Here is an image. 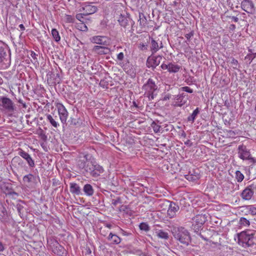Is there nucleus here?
Returning a JSON list of instances; mask_svg holds the SVG:
<instances>
[{"label": "nucleus", "instance_id": "obj_1", "mask_svg": "<svg viewBox=\"0 0 256 256\" xmlns=\"http://www.w3.org/2000/svg\"><path fill=\"white\" fill-rule=\"evenodd\" d=\"M79 168L83 170L86 174H89L93 178H98L103 173V168L96 162H92L88 159L87 155H85L77 162Z\"/></svg>", "mask_w": 256, "mask_h": 256}, {"label": "nucleus", "instance_id": "obj_2", "mask_svg": "<svg viewBox=\"0 0 256 256\" xmlns=\"http://www.w3.org/2000/svg\"><path fill=\"white\" fill-rule=\"evenodd\" d=\"M116 14L118 16V21L121 26L125 28H129L130 26H132L134 24V22L130 18V14L125 10H122L121 12L120 10H118L116 12Z\"/></svg>", "mask_w": 256, "mask_h": 256}, {"label": "nucleus", "instance_id": "obj_3", "mask_svg": "<svg viewBox=\"0 0 256 256\" xmlns=\"http://www.w3.org/2000/svg\"><path fill=\"white\" fill-rule=\"evenodd\" d=\"M174 236L182 244L188 246L190 242V237L188 231L184 228H178L173 232Z\"/></svg>", "mask_w": 256, "mask_h": 256}, {"label": "nucleus", "instance_id": "obj_4", "mask_svg": "<svg viewBox=\"0 0 256 256\" xmlns=\"http://www.w3.org/2000/svg\"><path fill=\"white\" fill-rule=\"evenodd\" d=\"M142 90H144L145 94L149 100H152L154 98V92L158 90V86L152 78H149L142 86Z\"/></svg>", "mask_w": 256, "mask_h": 256}, {"label": "nucleus", "instance_id": "obj_5", "mask_svg": "<svg viewBox=\"0 0 256 256\" xmlns=\"http://www.w3.org/2000/svg\"><path fill=\"white\" fill-rule=\"evenodd\" d=\"M0 106L2 110L8 114H12L15 110V106L13 102L6 96L0 97Z\"/></svg>", "mask_w": 256, "mask_h": 256}, {"label": "nucleus", "instance_id": "obj_6", "mask_svg": "<svg viewBox=\"0 0 256 256\" xmlns=\"http://www.w3.org/2000/svg\"><path fill=\"white\" fill-rule=\"evenodd\" d=\"M207 220L206 217L204 214H198L192 218V228L196 233H198L200 230Z\"/></svg>", "mask_w": 256, "mask_h": 256}, {"label": "nucleus", "instance_id": "obj_7", "mask_svg": "<svg viewBox=\"0 0 256 256\" xmlns=\"http://www.w3.org/2000/svg\"><path fill=\"white\" fill-rule=\"evenodd\" d=\"M238 157L242 160H250L252 163H256V159L251 156L250 150L243 144L238 146Z\"/></svg>", "mask_w": 256, "mask_h": 256}, {"label": "nucleus", "instance_id": "obj_8", "mask_svg": "<svg viewBox=\"0 0 256 256\" xmlns=\"http://www.w3.org/2000/svg\"><path fill=\"white\" fill-rule=\"evenodd\" d=\"M238 240L242 242L244 247L252 246L254 244L253 234H247L246 232H244L240 234Z\"/></svg>", "mask_w": 256, "mask_h": 256}, {"label": "nucleus", "instance_id": "obj_9", "mask_svg": "<svg viewBox=\"0 0 256 256\" xmlns=\"http://www.w3.org/2000/svg\"><path fill=\"white\" fill-rule=\"evenodd\" d=\"M162 59V56L160 55L154 56V54H152L147 58L146 65L147 67L151 68L154 70L160 64Z\"/></svg>", "mask_w": 256, "mask_h": 256}, {"label": "nucleus", "instance_id": "obj_10", "mask_svg": "<svg viewBox=\"0 0 256 256\" xmlns=\"http://www.w3.org/2000/svg\"><path fill=\"white\" fill-rule=\"evenodd\" d=\"M242 8L248 14H253L255 12L254 5L251 0H243L241 2Z\"/></svg>", "mask_w": 256, "mask_h": 256}, {"label": "nucleus", "instance_id": "obj_11", "mask_svg": "<svg viewBox=\"0 0 256 256\" xmlns=\"http://www.w3.org/2000/svg\"><path fill=\"white\" fill-rule=\"evenodd\" d=\"M6 46L0 40V63L6 64L9 62V56L7 54Z\"/></svg>", "mask_w": 256, "mask_h": 256}, {"label": "nucleus", "instance_id": "obj_12", "mask_svg": "<svg viewBox=\"0 0 256 256\" xmlns=\"http://www.w3.org/2000/svg\"><path fill=\"white\" fill-rule=\"evenodd\" d=\"M188 100V95L182 93L174 96L173 104L175 106H182L186 104Z\"/></svg>", "mask_w": 256, "mask_h": 256}, {"label": "nucleus", "instance_id": "obj_13", "mask_svg": "<svg viewBox=\"0 0 256 256\" xmlns=\"http://www.w3.org/2000/svg\"><path fill=\"white\" fill-rule=\"evenodd\" d=\"M170 203L168 208L167 211L168 216L170 218H174L176 216V213L180 210V207L178 204L173 202L168 201Z\"/></svg>", "mask_w": 256, "mask_h": 256}, {"label": "nucleus", "instance_id": "obj_14", "mask_svg": "<svg viewBox=\"0 0 256 256\" xmlns=\"http://www.w3.org/2000/svg\"><path fill=\"white\" fill-rule=\"evenodd\" d=\"M18 154L26 160L30 168H33L35 166L34 160L28 152H26L22 149H20L18 150Z\"/></svg>", "mask_w": 256, "mask_h": 256}, {"label": "nucleus", "instance_id": "obj_15", "mask_svg": "<svg viewBox=\"0 0 256 256\" xmlns=\"http://www.w3.org/2000/svg\"><path fill=\"white\" fill-rule=\"evenodd\" d=\"M60 120L62 124H66L68 116V112L63 104H60L58 108Z\"/></svg>", "mask_w": 256, "mask_h": 256}, {"label": "nucleus", "instance_id": "obj_16", "mask_svg": "<svg viewBox=\"0 0 256 256\" xmlns=\"http://www.w3.org/2000/svg\"><path fill=\"white\" fill-rule=\"evenodd\" d=\"M253 185H250L246 187L242 192L241 196L245 200H250L252 198L254 194V191L252 190Z\"/></svg>", "mask_w": 256, "mask_h": 256}, {"label": "nucleus", "instance_id": "obj_17", "mask_svg": "<svg viewBox=\"0 0 256 256\" xmlns=\"http://www.w3.org/2000/svg\"><path fill=\"white\" fill-rule=\"evenodd\" d=\"M23 181L27 186L32 187L36 182V178L33 174H28L24 176Z\"/></svg>", "mask_w": 256, "mask_h": 256}, {"label": "nucleus", "instance_id": "obj_18", "mask_svg": "<svg viewBox=\"0 0 256 256\" xmlns=\"http://www.w3.org/2000/svg\"><path fill=\"white\" fill-rule=\"evenodd\" d=\"M163 48V45L162 41H160V43L155 40L153 38L151 39V46L150 48V51L152 54L156 52L160 48Z\"/></svg>", "mask_w": 256, "mask_h": 256}, {"label": "nucleus", "instance_id": "obj_19", "mask_svg": "<svg viewBox=\"0 0 256 256\" xmlns=\"http://www.w3.org/2000/svg\"><path fill=\"white\" fill-rule=\"evenodd\" d=\"M154 232L156 236L159 238L168 240L169 238L168 233L163 230L154 229Z\"/></svg>", "mask_w": 256, "mask_h": 256}, {"label": "nucleus", "instance_id": "obj_20", "mask_svg": "<svg viewBox=\"0 0 256 256\" xmlns=\"http://www.w3.org/2000/svg\"><path fill=\"white\" fill-rule=\"evenodd\" d=\"M93 50L99 54H108L110 52V49L108 48L99 46H94Z\"/></svg>", "mask_w": 256, "mask_h": 256}, {"label": "nucleus", "instance_id": "obj_21", "mask_svg": "<svg viewBox=\"0 0 256 256\" xmlns=\"http://www.w3.org/2000/svg\"><path fill=\"white\" fill-rule=\"evenodd\" d=\"M83 10L85 11L86 15L88 16L96 12L97 11L98 8L96 6L88 4L85 6L83 8Z\"/></svg>", "mask_w": 256, "mask_h": 256}, {"label": "nucleus", "instance_id": "obj_22", "mask_svg": "<svg viewBox=\"0 0 256 256\" xmlns=\"http://www.w3.org/2000/svg\"><path fill=\"white\" fill-rule=\"evenodd\" d=\"M108 240L112 242V244H118L121 242V238L116 234H112L110 232L108 237Z\"/></svg>", "mask_w": 256, "mask_h": 256}, {"label": "nucleus", "instance_id": "obj_23", "mask_svg": "<svg viewBox=\"0 0 256 256\" xmlns=\"http://www.w3.org/2000/svg\"><path fill=\"white\" fill-rule=\"evenodd\" d=\"M70 191L72 194L79 195L80 194V188L79 186L76 183L70 184Z\"/></svg>", "mask_w": 256, "mask_h": 256}, {"label": "nucleus", "instance_id": "obj_24", "mask_svg": "<svg viewBox=\"0 0 256 256\" xmlns=\"http://www.w3.org/2000/svg\"><path fill=\"white\" fill-rule=\"evenodd\" d=\"M83 190L88 196H92L94 193V190L90 184H86L84 186Z\"/></svg>", "mask_w": 256, "mask_h": 256}, {"label": "nucleus", "instance_id": "obj_25", "mask_svg": "<svg viewBox=\"0 0 256 256\" xmlns=\"http://www.w3.org/2000/svg\"><path fill=\"white\" fill-rule=\"evenodd\" d=\"M200 110L198 108L195 109L191 115L188 118V121L194 122L197 116L200 114Z\"/></svg>", "mask_w": 256, "mask_h": 256}, {"label": "nucleus", "instance_id": "obj_26", "mask_svg": "<svg viewBox=\"0 0 256 256\" xmlns=\"http://www.w3.org/2000/svg\"><path fill=\"white\" fill-rule=\"evenodd\" d=\"M180 66L178 64H174L170 63V68L168 72H176L180 70Z\"/></svg>", "mask_w": 256, "mask_h": 256}, {"label": "nucleus", "instance_id": "obj_27", "mask_svg": "<svg viewBox=\"0 0 256 256\" xmlns=\"http://www.w3.org/2000/svg\"><path fill=\"white\" fill-rule=\"evenodd\" d=\"M239 224L240 226H248L250 225V222L246 218L242 217L240 220Z\"/></svg>", "mask_w": 256, "mask_h": 256}, {"label": "nucleus", "instance_id": "obj_28", "mask_svg": "<svg viewBox=\"0 0 256 256\" xmlns=\"http://www.w3.org/2000/svg\"><path fill=\"white\" fill-rule=\"evenodd\" d=\"M46 118L47 120L54 127L56 128L59 126V124L53 118L50 114H48Z\"/></svg>", "mask_w": 256, "mask_h": 256}, {"label": "nucleus", "instance_id": "obj_29", "mask_svg": "<svg viewBox=\"0 0 256 256\" xmlns=\"http://www.w3.org/2000/svg\"><path fill=\"white\" fill-rule=\"evenodd\" d=\"M88 16L86 15V14L85 13V14H78L76 15V18L82 22V23H84V22H86V20H87V18H86V16Z\"/></svg>", "mask_w": 256, "mask_h": 256}, {"label": "nucleus", "instance_id": "obj_30", "mask_svg": "<svg viewBox=\"0 0 256 256\" xmlns=\"http://www.w3.org/2000/svg\"><path fill=\"white\" fill-rule=\"evenodd\" d=\"M52 34L56 42H58L60 40L58 32L55 28L52 30Z\"/></svg>", "mask_w": 256, "mask_h": 256}, {"label": "nucleus", "instance_id": "obj_31", "mask_svg": "<svg viewBox=\"0 0 256 256\" xmlns=\"http://www.w3.org/2000/svg\"><path fill=\"white\" fill-rule=\"evenodd\" d=\"M102 37L100 36H95L92 38V42L97 44H104L102 42Z\"/></svg>", "mask_w": 256, "mask_h": 256}, {"label": "nucleus", "instance_id": "obj_32", "mask_svg": "<svg viewBox=\"0 0 256 256\" xmlns=\"http://www.w3.org/2000/svg\"><path fill=\"white\" fill-rule=\"evenodd\" d=\"M244 208L246 210H248V212L250 213L252 216L256 214V208L252 206H247V208Z\"/></svg>", "mask_w": 256, "mask_h": 256}, {"label": "nucleus", "instance_id": "obj_33", "mask_svg": "<svg viewBox=\"0 0 256 256\" xmlns=\"http://www.w3.org/2000/svg\"><path fill=\"white\" fill-rule=\"evenodd\" d=\"M236 178L238 182H241L244 178V174L239 170L236 172Z\"/></svg>", "mask_w": 256, "mask_h": 256}, {"label": "nucleus", "instance_id": "obj_34", "mask_svg": "<svg viewBox=\"0 0 256 256\" xmlns=\"http://www.w3.org/2000/svg\"><path fill=\"white\" fill-rule=\"evenodd\" d=\"M151 127L152 128L155 133H158L160 132V126L158 124L155 122H153L152 123Z\"/></svg>", "mask_w": 256, "mask_h": 256}, {"label": "nucleus", "instance_id": "obj_35", "mask_svg": "<svg viewBox=\"0 0 256 256\" xmlns=\"http://www.w3.org/2000/svg\"><path fill=\"white\" fill-rule=\"evenodd\" d=\"M140 228L145 232H148L150 230V228L148 224L146 222H142L139 226Z\"/></svg>", "mask_w": 256, "mask_h": 256}, {"label": "nucleus", "instance_id": "obj_36", "mask_svg": "<svg viewBox=\"0 0 256 256\" xmlns=\"http://www.w3.org/2000/svg\"><path fill=\"white\" fill-rule=\"evenodd\" d=\"M24 206L20 204H18L17 205H16V209H17V210L19 214V215L22 218V216H23V214H24Z\"/></svg>", "mask_w": 256, "mask_h": 256}, {"label": "nucleus", "instance_id": "obj_37", "mask_svg": "<svg viewBox=\"0 0 256 256\" xmlns=\"http://www.w3.org/2000/svg\"><path fill=\"white\" fill-rule=\"evenodd\" d=\"M139 20L140 21V25H144V24L146 23V18L144 14L142 13L139 14Z\"/></svg>", "mask_w": 256, "mask_h": 256}, {"label": "nucleus", "instance_id": "obj_38", "mask_svg": "<svg viewBox=\"0 0 256 256\" xmlns=\"http://www.w3.org/2000/svg\"><path fill=\"white\" fill-rule=\"evenodd\" d=\"M186 178L190 181H194L198 178V176H193L192 174H188L186 176Z\"/></svg>", "mask_w": 256, "mask_h": 256}, {"label": "nucleus", "instance_id": "obj_39", "mask_svg": "<svg viewBox=\"0 0 256 256\" xmlns=\"http://www.w3.org/2000/svg\"><path fill=\"white\" fill-rule=\"evenodd\" d=\"M121 203L122 200L120 197H118L116 199H113L112 200V204L114 206H116L118 204Z\"/></svg>", "mask_w": 256, "mask_h": 256}, {"label": "nucleus", "instance_id": "obj_40", "mask_svg": "<svg viewBox=\"0 0 256 256\" xmlns=\"http://www.w3.org/2000/svg\"><path fill=\"white\" fill-rule=\"evenodd\" d=\"M2 215L0 214V220L2 222H5L6 216V210L4 208V210H2Z\"/></svg>", "mask_w": 256, "mask_h": 256}, {"label": "nucleus", "instance_id": "obj_41", "mask_svg": "<svg viewBox=\"0 0 256 256\" xmlns=\"http://www.w3.org/2000/svg\"><path fill=\"white\" fill-rule=\"evenodd\" d=\"M30 56L34 60V61H32L33 63H36V62H38V59L36 58L38 54H36L34 52L31 51L30 53Z\"/></svg>", "mask_w": 256, "mask_h": 256}, {"label": "nucleus", "instance_id": "obj_42", "mask_svg": "<svg viewBox=\"0 0 256 256\" xmlns=\"http://www.w3.org/2000/svg\"><path fill=\"white\" fill-rule=\"evenodd\" d=\"M134 254L138 256H148V254L144 252H143L140 250H134Z\"/></svg>", "mask_w": 256, "mask_h": 256}, {"label": "nucleus", "instance_id": "obj_43", "mask_svg": "<svg viewBox=\"0 0 256 256\" xmlns=\"http://www.w3.org/2000/svg\"><path fill=\"white\" fill-rule=\"evenodd\" d=\"M180 90H182V91L186 92H188L190 94L193 92V90L192 88H189L188 86L182 87L180 88Z\"/></svg>", "mask_w": 256, "mask_h": 256}, {"label": "nucleus", "instance_id": "obj_44", "mask_svg": "<svg viewBox=\"0 0 256 256\" xmlns=\"http://www.w3.org/2000/svg\"><path fill=\"white\" fill-rule=\"evenodd\" d=\"M236 135V133L234 131L232 130H229L227 131V136L228 137L234 138Z\"/></svg>", "mask_w": 256, "mask_h": 256}, {"label": "nucleus", "instance_id": "obj_45", "mask_svg": "<svg viewBox=\"0 0 256 256\" xmlns=\"http://www.w3.org/2000/svg\"><path fill=\"white\" fill-rule=\"evenodd\" d=\"M231 64L233 66L234 68H237V66H238V61L234 59V58H232Z\"/></svg>", "mask_w": 256, "mask_h": 256}, {"label": "nucleus", "instance_id": "obj_46", "mask_svg": "<svg viewBox=\"0 0 256 256\" xmlns=\"http://www.w3.org/2000/svg\"><path fill=\"white\" fill-rule=\"evenodd\" d=\"M56 248H57V246H56ZM58 248L59 250V252L58 251L57 252V254L58 255H62V254H63L64 253V252L65 251V250L62 246H59L58 247Z\"/></svg>", "mask_w": 256, "mask_h": 256}, {"label": "nucleus", "instance_id": "obj_47", "mask_svg": "<svg viewBox=\"0 0 256 256\" xmlns=\"http://www.w3.org/2000/svg\"><path fill=\"white\" fill-rule=\"evenodd\" d=\"M194 32L191 31L188 34H185V37L186 38L188 41H190V38L194 36Z\"/></svg>", "mask_w": 256, "mask_h": 256}, {"label": "nucleus", "instance_id": "obj_48", "mask_svg": "<svg viewBox=\"0 0 256 256\" xmlns=\"http://www.w3.org/2000/svg\"><path fill=\"white\" fill-rule=\"evenodd\" d=\"M254 58V56H252V54H250L246 55V59L248 60L250 62V64L252 62V60Z\"/></svg>", "mask_w": 256, "mask_h": 256}, {"label": "nucleus", "instance_id": "obj_49", "mask_svg": "<svg viewBox=\"0 0 256 256\" xmlns=\"http://www.w3.org/2000/svg\"><path fill=\"white\" fill-rule=\"evenodd\" d=\"M247 208V206H241L239 208V210L242 212H244L246 215H247L248 214L247 213L248 212V210H246L244 208Z\"/></svg>", "mask_w": 256, "mask_h": 256}, {"label": "nucleus", "instance_id": "obj_50", "mask_svg": "<svg viewBox=\"0 0 256 256\" xmlns=\"http://www.w3.org/2000/svg\"><path fill=\"white\" fill-rule=\"evenodd\" d=\"M228 18L232 20V22H237L238 21V18L234 16H228Z\"/></svg>", "mask_w": 256, "mask_h": 256}, {"label": "nucleus", "instance_id": "obj_51", "mask_svg": "<svg viewBox=\"0 0 256 256\" xmlns=\"http://www.w3.org/2000/svg\"><path fill=\"white\" fill-rule=\"evenodd\" d=\"M161 68L163 70H168V71L169 70V68H170V64H162L161 66H160Z\"/></svg>", "mask_w": 256, "mask_h": 256}, {"label": "nucleus", "instance_id": "obj_52", "mask_svg": "<svg viewBox=\"0 0 256 256\" xmlns=\"http://www.w3.org/2000/svg\"><path fill=\"white\" fill-rule=\"evenodd\" d=\"M6 248L5 244L0 242V253L3 252Z\"/></svg>", "mask_w": 256, "mask_h": 256}, {"label": "nucleus", "instance_id": "obj_53", "mask_svg": "<svg viewBox=\"0 0 256 256\" xmlns=\"http://www.w3.org/2000/svg\"><path fill=\"white\" fill-rule=\"evenodd\" d=\"M124 58V54L122 52L119 53L117 56V58L120 60H122Z\"/></svg>", "mask_w": 256, "mask_h": 256}, {"label": "nucleus", "instance_id": "obj_54", "mask_svg": "<svg viewBox=\"0 0 256 256\" xmlns=\"http://www.w3.org/2000/svg\"><path fill=\"white\" fill-rule=\"evenodd\" d=\"M78 123L76 119L70 118V124L76 126Z\"/></svg>", "mask_w": 256, "mask_h": 256}, {"label": "nucleus", "instance_id": "obj_55", "mask_svg": "<svg viewBox=\"0 0 256 256\" xmlns=\"http://www.w3.org/2000/svg\"><path fill=\"white\" fill-rule=\"evenodd\" d=\"M40 136H41V138L44 140H46V136L45 134H44L43 132V131L42 130L40 134Z\"/></svg>", "mask_w": 256, "mask_h": 256}, {"label": "nucleus", "instance_id": "obj_56", "mask_svg": "<svg viewBox=\"0 0 256 256\" xmlns=\"http://www.w3.org/2000/svg\"><path fill=\"white\" fill-rule=\"evenodd\" d=\"M8 194L10 195V196H18V194L14 191H12V190L8 192Z\"/></svg>", "mask_w": 256, "mask_h": 256}, {"label": "nucleus", "instance_id": "obj_57", "mask_svg": "<svg viewBox=\"0 0 256 256\" xmlns=\"http://www.w3.org/2000/svg\"><path fill=\"white\" fill-rule=\"evenodd\" d=\"M170 98V94H166L164 98V100H169Z\"/></svg>", "mask_w": 256, "mask_h": 256}, {"label": "nucleus", "instance_id": "obj_58", "mask_svg": "<svg viewBox=\"0 0 256 256\" xmlns=\"http://www.w3.org/2000/svg\"><path fill=\"white\" fill-rule=\"evenodd\" d=\"M140 48L142 50H146L147 49V45H146V44H141Z\"/></svg>", "mask_w": 256, "mask_h": 256}, {"label": "nucleus", "instance_id": "obj_59", "mask_svg": "<svg viewBox=\"0 0 256 256\" xmlns=\"http://www.w3.org/2000/svg\"><path fill=\"white\" fill-rule=\"evenodd\" d=\"M100 85L104 88L106 86V82L104 80H100Z\"/></svg>", "mask_w": 256, "mask_h": 256}, {"label": "nucleus", "instance_id": "obj_60", "mask_svg": "<svg viewBox=\"0 0 256 256\" xmlns=\"http://www.w3.org/2000/svg\"><path fill=\"white\" fill-rule=\"evenodd\" d=\"M19 27H20V30H21L22 31L24 30H25V28H24V24H20V25H19Z\"/></svg>", "mask_w": 256, "mask_h": 256}, {"label": "nucleus", "instance_id": "obj_61", "mask_svg": "<svg viewBox=\"0 0 256 256\" xmlns=\"http://www.w3.org/2000/svg\"><path fill=\"white\" fill-rule=\"evenodd\" d=\"M105 226L106 228H111L112 227V225L110 224H106Z\"/></svg>", "mask_w": 256, "mask_h": 256}, {"label": "nucleus", "instance_id": "obj_62", "mask_svg": "<svg viewBox=\"0 0 256 256\" xmlns=\"http://www.w3.org/2000/svg\"><path fill=\"white\" fill-rule=\"evenodd\" d=\"M249 52H251V54H252V56H254V58L256 56V52H252L251 49H249Z\"/></svg>", "mask_w": 256, "mask_h": 256}, {"label": "nucleus", "instance_id": "obj_63", "mask_svg": "<svg viewBox=\"0 0 256 256\" xmlns=\"http://www.w3.org/2000/svg\"><path fill=\"white\" fill-rule=\"evenodd\" d=\"M14 161H15V160H21L20 159V158L19 157H17V156H16L14 157L13 160H12Z\"/></svg>", "mask_w": 256, "mask_h": 256}, {"label": "nucleus", "instance_id": "obj_64", "mask_svg": "<svg viewBox=\"0 0 256 256\" xmlns=\"http://www.w3.org/2000/svg\"><path fill=\"white\" fill-rule=\"evenodd\" d=\"M230 28L232 30H234L236 28V26L234 24H232L230 26Z\"/></svg>", "mask_w": 256, "mask_h": 256}]
</instances>
